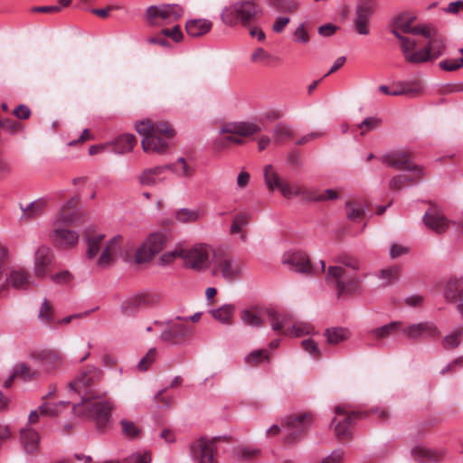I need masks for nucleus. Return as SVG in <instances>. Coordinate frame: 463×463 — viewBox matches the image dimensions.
<instances>
[{
    "instance_id": "obj_50",
    "label": "nucleus",
    "mask_w": 463,
    "mask_h": 463,
    "mask_svg": "<svg viewBox=\"0 0 463 463\" xmlns=\"http://www.w3.org/2000/svg\"><path fill=\"white\" fill-rule=\"evenodd\" d=\"M104 235H99L96 237H86V244H87V257L89 259H93L100 250V244L104 239Z\"/></svg>"
},
{
    "instance_id": "obj_20",
    "label": "nucleus",
    "mask_w": 463,
    "mask_h": 463,
    "mask_svg": "<svg viewBox=\"0 0 463 463\" xmlns=\"http://www.w3.org/2000/svg\"><path fill=\"white\" fill-rule=\"evenodd\" d=\"M53 254L52 250L42 245L38 247L34 254L33 272L38 279L45 278L52 270Z\"/></svg>"
},
{
    "instance_id": "obj_1",
    "label": "nucleus",
    "mask_w": 463,
    "mask_h": 463,
    "mask_svg": "<svg viewBox=\"0 0 463 463\" xmlns=\"http://www.w3.org/2000/svg\"><path fill=\"white\" fill-rule=\"evenodd\" d=\"M446 46L443 39L428 24L411 25L407 20V61L422 63L440 57Z\"/></svg>"
},
{
    "instance_id": "obj_37",
    "label": "nucleus",
    "mask_w": 463,
    "mask_h": 463,
    "mask_svg": "<svg viewBox=\"0 0 463 463\" xmlns=\"http://www.w3.org/2000/svg\"><path fill=\"white\" fill-rule=\"evenodd\" d=\"M166 170L165 165L145 169L138 176V181L143 185H155L163 178L159 176Z\"/></svg>"
},
{
    "instance_id": "obj_12",
    "label": "nucleus",
    "mask_w": 463,
    "mask_h": 463,
    "mask_svg": "<svg viewBox=\"0 0 463 463\" xmlns=\"http://www.w3.org/2000/svg\"><path fill=\"white\" fill-rule=\"evenodd\" d=\"M376 10L375 0H360L355 7L353 26L354 31L360 35H368L370 33V19Z\"/></svg>"
},
{
    "instance_id": "obj_53",
    "label": "nucleus",
    "mask_w": 463,
    "mask_h": 463,
    "mask_svg": "<svg viewBox=\"0 0 463 463\" xmlns=\"http://www.w3.org/2000/svg\"><path fill=\"white\" fill-rule=\"evenodd\" d=\"M245 362L250 365H256L261 363H269V358L267 352L263 349H259L251 352L245 357Z\"/></svg>"
},
{
    "instance_id": "obj_29",
    "label": "nucleus",
    "mask_w": 463,
    "mask_h": 463,
    "mask_svg": "<svg viewBox=\"0 0 463 463\" xmlns=\"http://www.w3.org/2000/svg\"><path fill=\"white\" fill-rule=\"evenodd\" d=\"M411 455L419 463H430L440 460L443 452L428 449L423 445H416L411 449Z\"/></svg>"
},
{
    "instance_id": "obj_43",
    "label": "nucleus",
    "mask_w": 463,
    "mask_h": 463,
    "mask_svg": "<svg viewBox=\"0 0 463 463\" xmlns=\"http://www.w3.org/2000/svg\"><path fill=\"white\" fill-rule=\"evenodd\" d=\"M13 373L14 376H16V378L22 379L24 381L36 379L39 376L38 371L32 369L25 363H21L17 364L14 367Z\"/></svg>"
},
{
    "instance_id": "obj_39",
    "label": "nucleus",
    "mask_w": 463,
    "mask_h": 463,
    "mask_svg": "<svg viewBox=\"0 0 463 463\" xmlns=\"http://www.w3.org/2000/svg\"><path fill=\"white\" fill-rule=\"evenodd\" d=\"M235 307L232 304H225L216 309H212L211 314L214 319L223 325H232Z\"/></svg>"
},
{
    "instance_id": "obj_47",
    "label": "nucleus",
    "mask_w": 463,
    "mask_h": 463,
    "mask_svg": "<svg viewBox=\"0 0 463 463\" xmlns=\"http://www.w3.org/2000/svg\"><path fill=\"white\" fill-rule=\"evenodd\" d=\"M422 177V168L407 158V184L409 183L417 184Z\"/></svg>"
},
{
    "instance_id": "obj_61",
    "label": "nucleus",
    "mask_w": 463,
    "mask_h": 463,
    "mask_svg": "<svg viewBox=\"0 0 463 463\" xmlns=\"http://www.w3.org/2000/svg\"><path fill=\"white\" fill-rule=\"evenodd\" d=\"M161 33L165 37H170L175 43H179L183 39V33L179 25H175L173 28L162 29Z\"/></svg>"
},
{
    "instance_id": "obj_13",
    "label": "nucleus",
    "mask_w": 463,
    "mask_h": 463,
    "mask_svg": "<svg viewBox=\"0 0 463 463\" xmlns=\"http://www.w3.org/2000/svg\"><path fill=\"white\" fill-rule=\"evenodd\" d=\"M167 241L166 236L162 232H153L136 251L137 263L149 261L155 255L159 253Z\"/></svg>"
},
{
    "instance_id": "obj_23",
    "label": "nucleus",
    "mask_w": 463,
    "mask_h": 463,
    "mask_svg": "<svg viewBox=\"0 0 463 463\" xmlns=\"http://www.w3.org/2000/svg\"><path fill=\"white\" fill-rule=\"evenodd\" d=\"M443 294L445 299L455 304L457 310L463 316V279H449Z\"/></svg>"
},
{
    "instance_id": "obj_28",
    "label": "nucleus",
    "mask_w": 463,
    "mask_h": 463,
    "mask_svg": "<svg viewBox=\"0 0 463 463\" xmlns=\"http://www.w3.org/2000/svg\"><path fill=\"white\" fill-rule=\"evenodd\" d=\"M121 241L122 237L120 235H117L107 243L98 260V265L100 268H106L113 262V255L117 254L120 250Z\"/></svg>"
},
{
    "instance_id": "obj_7",
    "label": "nucleus",
    "mask_w": 463,
    "mask_h": 463,
    "mask_svg": "<svg viewBox=\"0 0 463 463\" xmlns=\"http://www.w3.org/2000/svg\"><path fill=\"white\" fill-rule=\"evenodd\" d=\"M264 312L271 325V328L276 332L282 331V334L286 336H301L309 333L307 326L299 323L292 324V317L290 315L279 313L274 308H268Z\"/></svg>"
},
{
    "instance_id": "obj_26",
    "label": "nucleus",
    "mask_w": 463,
    "mask_h": 463,
    "mask_svg": "<svg viewBox=\"0 0 463 463\" xmlns=\"http://www.w3.org/2000/svg\"><path fill=\"white\" fill-rule=\"evenodd\" d=\"M259 131H260V128L258 125L249 122L227 123L223 125L220 129V133L222 134H235L243 137H249Z\"/></svg>"
},
{
    "instance_id": "obj_8",
    "label": "nucleus",
    "mask_w": 463,
    "mask_h": 463,
    "mask_svg": "<svg viewBox=\"0 0 463 463\" xmlns=\"http://www.w3.org/2000/svg\"><path fill=\"white\" fill-rule=\"evenodd\" d=\"M211 250L206 244H196L189 249L179 250L186 268L196 271L203 270L210 265Z\"/></svg>"
},
{
    "instance_id": "obj_58",
    "label": "nucleus",
    "mask_w": 463,
    "mask_h": 463,
    "mask_svg": "<svg viewBox=\"0 0 463 463\" xmlns=\"http://www.w3.org/2000/svg\"><path fill=\"white\" fill-rule=\"evenodd\" d=\"M156 357V348H150L147 351L146 354L137 364V369L142 372L146 371L151 366V364L155 362Z\"/></svg>"
},
{
    "instance_id": "obj_31",
    "label": "nucleus",
    "mask_w": 463,
    "mask_h": 463,
    "mask_svg": "<svg viewBox=\"0 0 463 463\" xmlns=\"http://www.w3.org/2000/svg\"><path fill=\"white\" fill-rule=\"evenodd\" d=\"M51 237L54 242L61 247H72L75 246L79 240V235L76 232L69 229H55Z\"/></svg>"
},
{
    "instance_id": "obj_59",
    "label": "nucleus",
    "mask_w": 463,
    "mask_h": 463,
    "mask_svg": "<svg viewBox=\"0 0 463 463\" xmlns=\"http://www.w3.org/2000/svg\"><path fill=\"white\" fill-rule=\"evenodd\" d=\"M439 66L443 71H454L463 66V58L443 60Z\"/></svg>"
},
{
    "instance_id": "obj_56",
    "label": "nucleus",
    "mask_w": 463,
    "mask_h": 463,
    "mask_svg": "<svg viewBox=\"0 0 463 463\" xmlns=\"http://www.w3.org/2000/svg\"><path fill=\"white\" fill-rule=\"evenodd\" d=\"M250 214L247 213H239L235 215L231 227V233L235 234L249 223Z\"/></svg>"
},
{
    "instance_id": "obj_17",
    "label": "nucleus",
    "mask_w": 463,
    "mask_h": 463,
    "mask_svg": "<svg viewBox=\"0 0 463 463\" xmlns=\"http://www.w3.org/2000/svg\"><path fill=\"white\" fill-rule=\"evenodd\" d=\"M177 321L167 323L166 328L160 335V340L170 345H180L193 334L192 326Z\"/></svg>"
},
{
    "instance_id": "obj_10",
    "label": "nucleus",
    "mask_w": 463,
    "mask_h": 463,
    "mask_svg": "<svg viewBox=\"0 0 463 463\" xmlns=\"http://www.w3.org/2000/svg\"><path fill=\"white\" fill-rule=\"evenodd\" d=\"M336 417L331 424L335 425V435L345 439L351 437L350 426L355 419L366 417L368 412L349 411L345 406H337L335 410Z\"/></svg>"
},
{
    "instance_id": "obj_9",
    "label": "nucleus",
    "mask_w": 463,
    "mask_h": 463,
    "mask_svg": "<svg viewBox=\"0 0 463 463\" xmlns=\"http://www.w3.org/2000/svg\"><path fill=\"white\" fill-rule=\"evenodd\" d=\"M189 450L195 463H218L215 438L201 437L190 443Z\"/></svg>"
},
{
    "instance_id": "obj_25",
    "label": "nucleus",
    "mask_w": 463,
    "mask_h": 463,
    "mask_svg": "<svg viewBox=\"0 0 463 463\" xmlns=\"http://www.w3.org/2000/svg\"><path fill=\"white\" fill-rule=\"evenodd\" d=\"M5 281L16 289H27L32 284L30 273L21 267H13L9 273L5 271Z\"/></svg>"
},
{
    "instance_id": "obj_18",
    "label": "nucleus",
    "mask_w": 463,
    "mask_h": 463,
    "mask_svg": "<svg viewBox=\"0 0 463 463\" xmlns=\"http://www.w3.org/2000/svg\"><path fill=\"white\" fill-rule=\"evenodd\" d=\"M30 357L42 366L45 372L59 368L63 362L62 355L55 349L36 350L31 354Z\"/></svg>"
},
{
    "instance_id": "obj_49",
    "label": "nucleus",
    "mask_w": 463,
    "mask_h": 463,
    "mask_svg": "<svg viewBox=\"0 0 463 463\" xmlns=\"http://www.w3.org/2000/svg\"><path fill=\"white\" fill-rule=\"evenodd\" d=\"M462 336L463 329H455L453 332L446 335L445 338L443 339L444 348L449 350L458 347L462 341Z\"/></svg>"
},
{
    "instance_id": "obj_42",
    "label": "nucleus",
    "mask_w": 463,
    "mask_h": 463,
    "mask_svg": "<svg viewBox=\"0 0 463 463\" xmlns=\"http://www.w3.org/2000/svg\"><path fill=\"white\" fill-rule=\"evenodd\" d=\"M165 168L184 177H191L194 173V170L186 164L184 157H179L173 164L165 165Z\"/></svg>"
},
{
    "instance_id": "obj_4",
    "label": "nucleus",
    "mask_w": 463,
    "mask_h": 463,
    "mask_svg": "<svg viewBox=\"0 0 463 463\" xmlns=\"http://www.w3.org/2000/svg\"><path fill=\"white\" fill-rule=\"evenodd\" d=\"M262 15V9L257 0H238L226 6L221 14L222 23L230 27L241 24L248 27Z\"/></svg>"
},
{
    "instance_id": "obj_33",
    "label": "nucleus",
    "mask_w": 463,
    "mask_h": 463,
    "mask_svg": "<svg viewBox=\"0 0 463 463\" xmlns=\"http://www.w3.org/2000/svg\"><path fill=\"white\" fill-rule=\"evenodd\" d=\"M20 440L25 453L33 454L38 450L40 437L34 430L31 428L22 430Z\"/></svg>"
},
{
    "instance_id": "obj_64",
    "label": "nucleus",
    "mask_w": 463,
    "mask_h": 463,
    "mask_svg": "<svg viewBox=\"0 0 463 463\" xmlns=\"http://www.w3.org/2000/svg\"><path fill=\"white\" fill-rule=\"evenodd\" d=\"M405 184V175L399 174L393 175L389 181V189L391 191H401Z\"/></svg>"
},
{
    "instance_id": "obj_46",
    "label": "nucleus",
    "mask_w": 463,
    "mask_h": 463,
    "mask_svg": "<svg viewBox=\"0 0 463 463\" xmlns=\"http://www.w3.org/2000/svg\"><path fill=\"white\" fill-rule=\"evenodd\" d=\"M328 344L337 345L347 338L346 330L342 327L328 328L325 332Z\"/></svg>"
},
{
    "instance_id": "obj_16",
    "label": "nucleus",
    "mask_w": 463,
    "mask_h": 463,
    "mask_svg": "<svg viewBox=\"0 0 463 463\" xmlns=\"http://www.w3.org/2000/svg\"><path fill=\"white\" fill-rule=\"evenodd\" d=\"M265 184L270 191L278 189L285 198H291L297 195L304 194L301 189H293L287 182L283 181L274 171L271 165H268L264 168Z\"/></svg>"
},
{
    "instance_id": "obj_52",
    "label": "nucleus",
    "mask_w": 463,
    "mask_h": 463,
    "mask_svg": "<svg viewBox=\"0 0 463 463\" xmlns=\"http://www.w3.org/2000/svg\"><path fill=\"white\" fill-rule=\"evenodd\" d=\"M120 425L122 427V434L128 439L137 438L141 433V430L131 420L123 419L120 420Z\"/></svg>"
},
{
    "instance_id": "obj_38",
    "label": "nucleus",
    "mask_w": 463,
    "mask_h": 463,
    "mask_svg": "<svg viewBox=\"0 0 463 463\" xmlns=\"http://www.w3.org/2000/svg\"><path fill=\"white\" fill-rule=\"evenodd\" d=\"M391 32L400 40L402 53H405V14L401 13L390 24Z\"/></svg>"
},
{
    "instance_id": "obj_40",
    "label": "nucleus",
    "mask_w": 463,
    "mask_h": 463,
    "mask_svg": "<svg viewBox=\"0 0 463 463\" xmlns=\"http://www.w3.org/2000/svg\"><path fill=\"white\" fill-rule=\"evenodd\" d=\"M241 319L245 325L253 327H260L263 325L260 311L257 307L243 309L241 312Z\"/></svg>"
},
{
    "instance_id": "obj_6",
    "label": "nucleus",
    "mask_w": 463,
    "mask_h": 463,
    "mask_svg": "<svg viewBox=\"0 0 463 463\" xmlns=\"http://www.w3.org/2000/svg\"><path fill=\"white\" fill-rule=\"evenodd\" d=\"M100 372L95 367L81 372L73 381L69 383V388L81 396V401L97 399L100 396L96 390V384L99 379Z\"/></svg>"
},
{
    "instance_id": "obj_30",
    "label": "nucleus",
    "mask_w": 463,
    "mask_h": 463,
    "mask_svg": "<svg viewBox=\"0 0 463 463\" xmlns=\"http://www.w3.org/2000/svg\"><path fill=\"white\" fill-rule=\"evenodd\" d=\"M213 24L207 19H190L185 24V31L191 37H201L211 31Z\"/></svg>"
},
{
    "instance_id": "obj_55",
    "label": "nucleus",
    "mask_w": 463,
    "mask_h": 463,
    "mask_svg": "<svg viewBox=\"0 0 463 463\" xmlns=\"http://www.w3.org/2000/svg\"><path fill=\"white\" fill-rule=\"evenodd\" d=\"M152 457L149 451H137L123 459L124 463H151Z\"/></svg>"
},
{
    "instance_id": "obj_15",
    "label": "nucleus",
    "mask_w": 463,
    "mask_h": 463,
    "mask_svg": "<svg viewBox=\"0 0 463 463\" xmlns=\"http://www.w3.org/2000/svg\"><path fill=\"white\" fill-rule=\"evenodd\" d=\"M312 421L313 415L310 412L287 417L284 425L288 432L287 441L293 442L298 439L310 428Z\"/></svg>"
},
{
    "instance_id": "obj_36",
    "label": "nucleus",
    "mask_w": 463,
    "mask_h": 463,
    "mask_svg": "<svg viewBox=\"0 0 463 463\" xmlns=\"http://www.w3.org/2000/svg\"><path fill=\"white\" fill-rule=\"evenodd\" d=\"M403 331V324L400 321H393L381 327L372 330L371 334L376 339H383L389 336H395Z\"/></svg>"
},
{
    "instance_id": "obj_54",
    "label": "nucleus",
    "mask_w": 463,
    "mask_h": 463,
    "mask_svg": "<svg viewBox=\"0 0 463 463\" xmlns=\"http://www.w3.org/2000/svg\"><path fill=\"white\" fill-rule=\"evenodd\" d=\"M269 5L280 12H295L298 5L294 0H270Z\"/></svg>"
},
{
    "instance_id": "obj_11",
    "label": "nucleus",
    "mask_w": 463,
    "mask_h": 463,
    "mask_svg": "<svg viewBox=\"0 0 463 463\" xmlns=\"http://www.w3.org/2000/svg\"><path fill=\"white\" fill-rule=\"evenodd\" d=\"M241 262L226 254H218L213 257L212 270L213 276L220 274L224 279L232 281L241 275Z\"/></svg>"
},
{
    "instance_id": "obj_2",
    "label": "nucleus",
    "mask_w": 463,
    "mask_h": 463,
    "mask_svg": "<svg viewBox=\"0 0 463 463\" xmlns=\"http://www.w3.org/2000/svg\"><path fill=\"white\" fill-rule=\"evenodd\" d=\"M335 261L340 265L328 267L326 279L329 285L336 288L337 298L360 293L363 288L362 279L357 275L360 261L348 254L338 255Z\"/></svg>"
},
{
    "instance_id": "obj_62",
    "label": "nucleus",
    "mask_w": 463,
    "mask_h": 463,
    "mask_svg": "<svg viewBox=\"0 0 463 463\" xmlns=\"http://www.w3.org/2000/svg\"><path fill=\"white\" fill-rule=\"evenodd\" d=\"M308 198L316 202L335 200L338 198V193L334 189H327L322 194H319L317 195H311Z\"/></svg>"
},
{
    "instance_id": "obj_45",
    "label": "nucleus",
    "mask_w": 463,
    "mask_h": 463,
    "mask_svg": "<svg viewBox=\"0 0 463 463\" xmlns=\"http://www.w3.org/2000/svg\"><path fill=\"white\" fill-rule=\"evenodd\" d=\"M383 123V119L379 117L373 116L364 118L361 123L356 125V128L361 130L360 135L364 136L370 131L378 129Z\"/></svg>"
},
{
    "instance_id": "obj_3",
    "label": "nucleus",
    "mask_w": 463,
    "mask_h": 463,
    "mask_svg": "<svg viewBox=\"0 0 463 463\" xmlns=\"http://www.w3.org/2000/svg\"><path fill=\"white\" fill-rule=\"evenodd\" d=\"M136 131L143 136L141 146L145 152L165 153L175 131L165 121L145 119L136 123Z\"/></svg>"
},
{
    "instance_id": "obj_14",
    "label": "nucleus",
    "mask_w": 463,
    "mask_h": 463,
    "mask_svg": "<svg viewBox=\"0 0 463 463\" xmlns=\"http://www.w3.org/2000/svg\"><path fill=\"white\" fill-rule=\"evenodd\" d=\"M422 221L426 227L437 234L445 233L451 223V221L444 214L441 208L432 203H430L428 210L425 212Z\"/></svg>"
},
{
    "instance_id": "obj_35",
    "label": "nucleus",
    "mask_w": 463,
    "mask_h": 463,
    "mask_svg": "<svg viewBox=\"0 0 463 463\" xmlns=\"http://www.w3.org/2000/svg\"><path fill=\"white\" fill-rule=\"evenodd\" d=\"M79 197L75 196L66 202L57 215V221L62 224H71L76 221L77 213L74 209L78 203Z\"/></svg>"
},
{
    "instance_id": "obj_44",
    "label": "nucleus",
    "mask_w": 463,
    "mask_h": 463,
    "mask_svg": "<svg viewBox=\"0 0 463 463\" xmlns=\"http://www.w3.org/2000/svg\"><path fill=\"white\" fill-rule=\"evenodd\" d=\"M295 136V131L292 127L285 123H279L273 129L274 142L279 144L284 139L292 138Z\"/></svg>"
},
{
    "instance_id": "obj_32",
    "label": "nucleus",
    "mask_w": 463,
    "mask_h": 463,
    "mask_svg": "<svg viewBox=\"0 0 463 463\" xmlns=\"http://www.w3.org/2000/svg\"><path fill=\"white\" fill-rule=\"evenodd\" d=\"M436 332L432 323L412 324L407 326V338L422 339L436 335Z\"/></svg>"
},
{
    "instance_id": "obj_22",
    "label": "nucleus",
    "mask_w": 463,
    "mask_h": 463,
    "mask_svg": "<svg viewBox=\"0 0 463 463\" xmlns=\"http://www.w3.org/2000/svg\"><path fill=\"white\" fill-rule=\"evenodd\" d=\"M159 301V296L151 293H142L131 297L121 306V310L126 315H132L141 308L156 304Z\"/></svg>"
},
{
    "instance_id": "obj_48",
    "label": "nucleus",
    "mask_w": 463,
    "mask_h": 463,
    "mask_svg": "<svg viewBox=\"0 0 463 463\" xmlns=\"http://www.w3.org/2000/svg\"><path fill=\"white\" fill-rule=\"evenodd\" d=\"M44 203L42 201H34L28 204L26 207H23L21 205V209L23 211V214L21 219H24L25 221H29L33 217L38 215L42 210L43 209Z\"/></svg>"
},
{
    "instance_id": "obj_51",
    "label": "nucleus",
    "mask_w": 463,
    "mask_h": 463,
    "mask_svg": "<svg viewBox=\"0 0 463 463\" xmlns=\"http://www.w3.org/2000/svg\"><path fill=\"white\" fill-rule=\"evenodd\" d=\"M38 318L44 325L51 324L54 319L53 308L46 298L42 303L38 314Z\"/></svg>"
},
{
    "instance_id": "obj_63",
    "label": "nucleus",
    "mask_w": 463,
    "mask_h": 463,
    "mask_svg": "<svg viewBox=\"0 0 463 463\" xmlns=\"http://www.w3.org/2000/svg\"><path fill=\"white\" fill-rule=\"evenodd\" d=\"M345 457V452L341 449H335L330 455L324 458L320 463H342Z\"/></svg>"
},
{
    "instance_id": "obj_60",
    "label": "nucleus",
    "mask_w": 463,
    "mask_h": 463,
    "mask_svg": "<svg viewBox=\"0 0 463 463\" xmlns=\"http://www.w3.org/2000/svg\"><path fill=\"white\" fill-rule=\"evenodd\" d=\"M364 213V208L351 202L346 203V216L349 220L354 221L362 217Z\"/></svg>"
},
{
    "instance_id": "obj_21",
    "label": "nucleus",
    "mask_w": 463,
    "mask_h": 463,
    "mask_svg": "<svg viewBox=\"0 0 463 463\" xmlns=\"http://www.w3.org/2000/svg\"><path fill=\"white\" fill-rule=\"evenodd\" d=\"M184 14V8L180 5H161L158 6H149L146 9V17L148 20L161 18L163 20L176 21Z\"/></svg>"
},
{
    "instance_id": "obj_57",
    "label": "nucleus",
    "mask_w": 463,
    "mask_h": 463,
    "mask_svg": "<svg viewBox=\"0 0 463 463\" xmlns=\"http://www.w3.org/2000/svg\"><path fill=\"white\" fill-rule=\"evenodd\" d=\"M198 212L187 208H182L176 212V220L180 222H194L198 219Z\"/></svg>"
},
{
    "instance_id": "obj_41",
    "label": "nucleus",
    "mask_w": 463,
    "mask_h": 463,
    "mask_svg": "<svg viewBox=\"0 0 463 463\" xmlns=\"http://www.w3.org/2000/svg\"><path fill=\"white\" fill-rule=\"evenodd\" d=\"M69 404L70 402L63 401L55 403L43 402L39 406V411L43 416L54 417L60 414L63 409L69 406Z\"/></svg>"
},
{
    "instance_id": "obj_19",
    "label": "nucleus",
    "mask_w": 463,
    "mask_h": 463,
    "mask_svg": "<svg viewBox=\"0 0 463 463\" xmlns=\"http://www.w3.org/2000/svg\"><path fill=\"white\" fill-rule=\"evenodd\" d=\"M283 263L289 266V269L307 275L316 273L314 267L310 263L308 255L302 251L287 252L283 257Z\"/></svg>"
},
{
    "instance_id": "obj_27",
    "label": "nucleus",
    "mask_w": 463,
    "mask_h": 463,
    "mask_svg": "<svg viewBox=\"0 0 463 463\" xmlns=\"http://www.w3.org/2000/svg\"><path fill=\"white\" fill-rule=\"evenodd\" d=\"M402 272V267L398 265H391L387 266L382 269H380L375 276L379 279V287L386 288L396 283Z\"/></svg>"
},
{
    "instance_id": "obj_34",
    "label": "nucleus",
    "mask_w": 463,
    "mask_h": 463,
    "mask_svg": "<svg viewBox=\"0 0 463 463\" xmlns=\"http://www.w3.org/2000/svg\"><path fill=\"white\" fill-rule=\"evenodd\" d=\"M109 143L114 153L125 154L133 150L137 145V138L133 134H124Z\"/></svg>"
},
{
    "instance_id": "obj_5",
    "label": "nucleus",
    "mask_w": 463,
    "mask_h": 463,
    "mask_svg": "<svg viewBox=\"0 0 463 463\" xmlns=\"http://www.w3.org/2000/svg\"><path fill=\"white\" fill-rule=\"evenodd\" d=\"M91 399L73 405L72 411L79 417L90 419L101 430L108 426L111 417L112 405L109 401Z\"/></svg>"
},
{
    "instance_id": "obj_24",
    "label": "nucleus",
    "mask_w": 463,
    "mask_h": 463,
    "mask_svg": "<svg viewBox=\"0 0 463 463\" xmlns=\"http://www.w3.org/2000/svg\"><path fill=\"white\" fill-rule=\"evenodd\" d=\"M378 159L385 166L397 171L405 170V148H393L386 151Z\"/></svg>"
}]
</instances>
